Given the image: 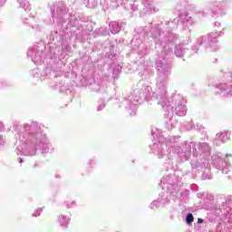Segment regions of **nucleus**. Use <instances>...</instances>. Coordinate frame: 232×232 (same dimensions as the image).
<instances>
[{
  "mask_svg": "<svg viewBox=\"0 0 232 232\" xmlns=\"http://www.w3.org/2000/svg\"><path fill=\"white\" fill-rule=\"evenodd\" d=\"M193 220H195V218H193V214H188L186 219L187 224H192Z\"/></svg>",
  "mask_w": 232,
  "mask_h": 232,
  "instance_id": "nucleus-1",
  "label": "nucleus"
},
{
  "mask_svg": "<svg viewBox=\"0 0 232 232\" xmlns=\"http://www.w3.org/2000/svg\"><path fill=\"white\" fill-rule=\"evenodd\" d=\"M202 222H204V220H202V218H198V224H202Z\"/></svg>",
  "mask_w": 232,
  "mask_h": 232,
  "instance_id": "nucleus-2",
  "label": "nucleus"
}]
</instances>
